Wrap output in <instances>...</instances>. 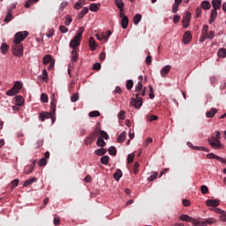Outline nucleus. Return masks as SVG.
Returning <instances> with one entry per match:
<instances>
[{"mask_svg": "<svg viewBox=\"0 0 226 226\" xmlns=\"http://www.w3.org/2000/svg\"><path fill=\"white\" fill-rule=\"evenodd\" d=\"M56 94H51V102H50V112H42L40 114L39 119L41 121H45L46 119H49V117H52L54 114H56V103H57V101H56Z\"/></svg>", "mask_w": 226, "mask_h": 226, "instance_id": "nucleus-1", "label": "nucleus"}, {"mask_svg": "<svg viewBox=\"0 0 226 226\" xmlns=\"http://www.w3.org/2000/svg\"><path fill=\"white\" fill-rule=\"evenodd\" d=\"M12 54L16 57H22L24 56V45L22 43H14L12 45Z\"/></svg>", "mask_w": 226, "mask_h": 226, "instance_id": "nucleus-2", "label": "nucleus"}, {"mask_svg": "<svg viewBox=\"0 0 226 226\" xmlns=\"http://www.w3.org/2000/svg\"><path fill=\"white\" fill-rule=\"evenodd\" d=\"M29 36V32L27 31H22L18 32L14 35L13 43H22L24 41V39Z\"/></svg>", "mask_w": 226, "mask_h": 226, "instance_id": "nucleus-3", "label": "nucleus"}, {"mask_svg": "<svg viewBox=\"0 0 226 226\" xmlns=\"http://www.w3.org/2000/svg\"><path fill=\"white\" fill-rule=\"evenodd\" d=\"M98 139L97 142H105V140H109V133L105 131L97 130Z\"/></svg>", "mask_w": 226, "mask_h": 226, "instance_id": "nucleus-4", "label": "nucleus"}, {"mask_svg": "<svg viewBox=\"0 0 226 226\" xmlns=\"http://www.w3.org/2000/svg\"><path fill=\"white\" fill-rule=\"evenodd\" d=\"M81 41H82V39L74 36V38L70 41L71 49H73V50H77V48L80 47Z\"/></svg>", "mask_w": 226, "mask_h": 226, "instance_id": "nucleus-5", "label": "nucleus"}, {"mask_svg": "<svg viewBox=\"0 0 226 226\" xmlns=\"http://www.w3.org/2000/svg\"><path fill=\"white\" fill-rule=\"evenodd\" d=\"M142 98H137L135 97L134 99L132 98L131 101V105L132 107H135V109H139L142 107Z\"/></svg>", "mask_w": 226, "mask_h": 226, "instance_id": "nucleus-6", "label": "nucleus"}, {"mask_svg": "<svg viewBox=\"0 0 226 226\" xmlns=\"http://www.w3.org/2000/svg\"><path fill=\"white\" fill-rule=\"evenodd\" d=\"M192 19V14L187 12L183 18V27L186 28L190 26V20Z\"/></svg>", "mask_w": 226, "mask_h": 226, "instance_id": "nucleus-7", "label": "nucleus"}, {"mask_svg": "<svg viewBox=\"0 0 226 226\" xmlns=\"http://www.w3.org/2000/svg\"><path fill=\"white\" fill-rule=\"evenodd\" d=\"M190 41H192V33L190 31H186L183 36V42L185 45H188Z\"/></svg>", "mask_w": 226, "mask_h": 226, "instance_id": "nucleus-8", "label": "nucleus"}, {"mask_svg": "<svg viewBox=\"0 0 226 226\" xmlns=\"http://www.w3.org/2000/svg\"><path fill=\"white\" fill-rule=\"evenodd\" d=\"M34 167H36V160L34 161L31 165L26 166L24 173L25 174H31L33 173V170H34Z\"/></svg>", "mask_w": 226, "mask_h": 226, "instance_id": "nucleus-9", "label": "nucleus"}, {"mask_svg": "<svg viewBox=\"0 0 226 226\" xmlns=\"http://www.w3.org/2000/svg\"><path fill=\"white\" fill-rule=\"evenodd\" d=\"M138 80H139L138 84L135 87V93H139V91H142V89H144L142 88L143 87L142 82L144 80V78L142 77V75L139 76Z\"/></svg>", "mask_w": 226, "mask_h": 226, "instance_id": "nucleus-10", "label": "nucleus"}, {"mask_svg": "<svg viewBox=\"0 0 226 226\" xmlns=\"http://www.w3.org/2000/svg\"><path fill=\"white\" fill-rule=\"evenodd\" d=\"M187 146H189L192 149H197V151H205L206 153H209V149L206 147H195L192 142H188Z\"/></svg>", "mask_w": 226, "mask_h": 226, "instance_id": "nucleus-11", "label": "nucleus"}, {"mask_svg": "<svg viewBox=\"0 0 226 226\" xmlns=\"http://www.w3.org/2000/svg\"><path fill=\"white\" fill-rule=\"evenodd\" d=\"M216 17H218V11L215 9L211 10L209 24H213L216 20Z\"/></svg>", "mask_w": 226, "mask_h": 226, "instance_id": "nucleus-12", "label": "nucleus"}, {"mask_svg": "<svg viewBox=\"0 0 226 226\" xmlns=\"http://www.w3.org/2000/svg\"><path fill=\"white\" fill-rule=\"evenodd\" d=\"M201 223H202V225H213V224L216 223V219H215L213 217L207 218V219H204L201 222Z\"/></svg>", "mask_w": 226, "mask_h": 226, "instance_id": "nucleus-13", "label": "nucleus"}, {"mask_svg": "<svg viewBox=\"0 0 226 226\" xmlns=\"http://www.w3.org/2000/svg\"><path fill=\"white\" fill-rule=\"evenodd\" d=\"M172 68V66L170 65H166L164 66L162 70H161V76L162 77H167V75L169 74V72H170V69Z\"/></svg>", "mask_w": 226, "mask_h": 226, "instance_id": "nucleus-14", "label": "nucleus"}, {"mask_svg": "<svg viewBox=\"0 0 226 226\" xmlns=\"http://www.w3.org/2000/svg\"><path fill=\"white\" fill-rule=\"evenodd\" d=\"M207 206L208 207H216L218 206H220V202H218V200H208L206 201Z\"/></svg>", "mask_w": 226, "mask_h": 226, "instance_id": "nucleus-15", "label": "nucleus"}, {"mask_svg": "<svg viewBox=\"0 0 226 226\" xmlns=\"http://www.w3.org/2000/svg\"><path fill=\"white\" fill-rule=\"evenodd\" d=\"M213 10H220L222 8V0H213L212 1Z\"/></svg>", "mask_w": 226, "mask_h": 226, "instance_id": "nucleus-16", "label": "nucleus"}, {"mask_svg": "<svg viewBox=\"0 0 226 226\" xmlns=\"http://www.w3.org/2000/svg\"><path fill=\"white\" fill-rule=\"evenodd\" d=\"M207 158L208 160L215 159V160H217L218 162H223V158H222V157H220V156H218V155H216V154H213V153L207 154Z\"/></svg>", "mask_w": 226, "mask_h": 226, "instance_id": "nucleus-17", "label": "nucleus"}, {"mask_svg": "<svg viewBox=\"0 0 226 226\" xmlns=\"http://www.w3.org/2000/svg\"><path fill=\"white\" fill-rule=\"evenodd\" d=\"M130 22V19H128V17H124L121 19V26L123 29H126V27H128V24Z\"/></svg>", "mask_w": 226, "mask_h": 226, "instance_id": "nucleus-18", "label": "nucleus"}, {"mask_svg": "<svg viewBox=\"0 0 226 226\" xmlns=\"http://www.w3.org/2000/svg\"><path fill=\"white\" fill-rule=\"evenodd\" d=\"M101 6L102 4H91L89 6V10L90 11H98Z\"/></svg>", "mask_w": 226, "mask_h": 226, "instance_id": "nucleus-19", "label": "nucleus"}, {"mask_svg": "<svg viewBox=\"0 0 226 226\" xmlns=\"http://www.w3.org/2000/svg\"><path fill=\"white\" fill-rule=\"evenodd\" d=\"M89 47L91 50H96V41L94 40V37H90Z\"/></svg>", "mask_w": 226, "mask_h": 226, "instance_id": "nucleus-20", "label": "nucleus"}, {"mask_svg": "<svg viewBox=\"0 0 226 226\" xmlns=\"http://www.w3.org/2000/svg\"><path fill=\"white\" fill-rule=\"evenodd\" d=\"M89 12V9L87 7H84L82 11L79 13L78 19H84L85 15H87Z\"/></svg>", "mask_w": 226, "mask_h": 226, "instance_id": "nucleus-21", "label": "nucleus"}, {"mask_svg": "<svg viewBox=\"0 0 226 226\" xmlns=\"http://www.w3.org/2000/svg\"><path fill=\"white\" fill-rule=\"evenodd\" d=\"M0 50H1L2 54H6L8 52V50H10V46L8 44H6L5 42H3L0 47Z\"/></svg>", "mask_w": 226, "mask_h": 226, "instance_id": "nucleus-22", "label": "nucleus"}, {"mask_svg": "<svg viewBox=\"0 0 226 226\" xmlns=\"http://www.w3.org/2000/svg\"><path fill=\"white\" fill-rule=\"evenodd\" d=\"M36 181H38V178L34 177L25 181L24 184H23V186L24 187L29 186V185H33V183H36Z\"/></svg>", "mask_w": 226, "mask_h": 226, "instance_id": "nucleus-23", "label": "nucleus"}, {"mask_svg": "<svg viewBox=\"0 0 226 226\" xmlns=\"http://www.w3.org/2000/svg\"><path fill=\"white\" fill-rule=\"evenodd\" d=\"M113 177L116 181H119L123 177V171L121 170H117V172L114 173Z\"/></svg>", "mask_w": 226, "mask_h": 226, "instance_id": "nucleus-24", "label": "nucleus"}, {"mask_svg": "<svg viewBox=\"0 0 226 226\" xmlns=\"http://www.w3.org/2000/svg\"><path fill=\"white\" fill-rule=\"evenodd\" d=\"M72 63H77V61H79V52H77V49H72Z\"/></svg>", "mask_w": 226, "mask_h": 226, "instance_id": "nucleus-25", "label": "nucleus"}, {"mask_svg": "<svg viewBox=\"0 0 226 226\" xmlns=\"http://www.w3.org/2000/svg\"><path fill=\"white\" fill-rule=\"evenodd\" d=\"M98 138V130L94 131L90 136H89V141L90 142H94L96 139Z\"/></svg>", "mask_w": 226, "mask_h": 226, "instance_id": "nucleus-26", "label": "nucleus"}, {"mask_svg": "<svg viewBox=\"0 0 226 226\" xmlns=\"http://www.w3.org/2000/svg\"><path fill=\"white\" fill-rule=\"evenodd\" d=\"M86 4V0H79L78 3L75 4L74 9L75 10H80L82 6Z\"/></svg>", "mask_w": 226, "mask_h": 226, "instance_id": "nucleus-27", "label": "nucleus"}, {"mask_svg": "<svg viewBox=\"0 0 226 226\" xmlns=\"http://www.w3.org/2000/svg\"><path fill=\"white\" fill-rule=\"evenodd\" d=\"M218 112V110L215 108H212L210 111H207V117H215V115Z\"/></svg>", "mask_w": 226, "mask_h": 226, "instance_id": "nucleus-28", "label": "nucleus"}, {"mask_svg": "<svg viewBox=\"0 0 226 226\" xmlns=\"http://www.w3.org/2000/svg\"><path fill=\"white\" fill-rule=\"evenodd\" d=\"M84 31H86V28H84V26L79 27L76 33V38H79L82 40V34H84Z\"/></svg>", "mask_w": 226, "mask_h": 226, "instance_id": "nucleus-29", "label": "nucleus"}, {"mask_svg": "<svg viewBox=\"0 0 226 226\" xmlns=\"http://www.w3.org/2000/svg\"><path fill=\"white\" fill-rule=\"evenodd\" d=\"M201 8L203 10H209L211 8V4L209 3V1H203L201 2Z\"/></svg>", "mask_w": 226, "mask_h": 226, "instance_id": "nucleus-30", "label": "nucleus"}, {"mask_svg": "<svg viewBox=\"0 0 226 226\" xmlns=\"http://www.w3.org/2000/svg\"><path fill=\"white\" fill-rule=\"evenodd\" d=\"M16 103L19 107H22L24 105V97L20 95L16 96Z\"/></svg>", "mask_w": 226, "mask_h": 226, "instance_id": "nucleus-31", "label": "nucleus"}, {"mask_svg": "<svg viewBox=\"0 0 226 226\" xmlns=\"http://www.w3.org/2000/svg\"><path fill=\"white\" fill-rule=\"evenodd\" d=\"M210 146L214 149H222L223 146L220 142H210Z\"/></svg>", "mask_w": 226, "mask_h": 226, "instance_id": "nucleus-32", "label": "nucleus"}, {"mask_svg": "<svg viewBox=\"0 0 226 226\" xmlns=\"http://www.w3.org/2000/svg\"><path fill=\"white\" fill-rule=\"evenodd\" d=\"M12 88L19 94L20 89H22V83H20V81H17L12 87Z\"/></svg>", "mask_w": 226, "mask_h": 226, "instance_id": "nucleus-33", "label": "nucleus"}, {"mask_svg": "<svg viewBox=\"0 0 226 226\" xmlns=\"http://www.w3.org/2000/svg\"><path fill=\"white\" fill-rule=\"evenodd\" d=\"M95 154H97V156H103V154H105L107 153V149L105 148H100V149H96L94 151Z\"/></svg>", "mask_w": 226, "mask_h": 226, "instance_id": "nucleus-34", "label": "nucleus"}, {"mask_svg": "<svg viewBox=\"0 0 226 226\" xmlns=\"http://www.w3.org/2000/svg\"><path fill=\"white\" fill-rule=\"evenodd\" d=\"M124 140H126V132H121L117 137V142H124Z\"/></svg>", "mask_w": 226, "mask_h": 226, "instance_id": "nucleus-35", "label": "nucleus"}, {"mask_svg": "<svg viewBox=\"0 0 226 226\" xmlns=\"http://www.w3.org/2000/svg\"><path fill=\"white\" fill-rule=\"evenodd\" d=\"M140 20H142V15L140 14H136L133 17V22L135 26H138L139 22H140Z\"/></svg>", "mask_w": 226, "mask_h": 226, "instance_id": "nucleus-36", "label": "nucleus"}, {"mask_svg": "<svg viewBox=\"0 0 226 226\" xmlns=\"http://www.w3.org/2000/svg\"><path fill=\"white\" fill-rule=\"evenodd\" d=\"M158 116L156 115H147V121H149V123H153V121H157Z\"/></svg>", "mask_w": 226, "mask_h": 226, "instance_id": "nucleus-37", "label": "nucleus"}, {"mask_svg": "<svg viewBox=\"0 0 226 226\" xmlns=\"http://www.w3.org/2000/svg\"><path fill=\"white\" fill-rule=\"evenodd\" d=\"M115 4L119 10L124 9V4L123 3V0H116Z\"/></svg>", "mask_w": 226, "mask_h": 226, "instance_id": "nucleus-38", "label": "nucleus"}, {"mask_svg": "<svg viewBox=\"0 0 226 226\" xmlns=\"http://www.w3.org/2000/svg\"><path fill=\"white\" fill-rule=\"evenodd\" d=\"M112 34V32L110 30L106 31V33L102 34V38L105 40V41H109V36Z\"/></svg>", "mask_w": 226, "mask_h": 226, "instance_id": "nucleus-39", "label": "nucleus"}, {"mask_svg": "<svg viewBox=\"0 0 226 226\" xmlns=\"http://www.w3.org/2000/svg\"><path fill=\"white\" fill-rule=\"evenodd\" d=\"M146 87H144L143 89H141V91L139 92H136L137 94H135L136 98H142V96H146Z\"/></svg>", "mask_w": 226, "mask_h": 226, "instance_id": "nucleus-40", "label": "nucleus"}, {"mask_svg": "<svg viewBox=\"0 0 226 226\" xmlns=\"http://www.w3.org/2000/svg\"><path fill=\"white\" fill-rule=\"evenodd\" d=\"M109 155H104L100 159V162L101 163H102V165H109Z\"/></svg>", "mask_w": 226, "mask_h": 226, "instance_id": "nucleus-41", "label": "nucleus"}, {"mask_svg": "<svg viewBox=\"0 0 226 226\" xmlns=\"http://www.w3.org/2000/svg\"><path fill=\"white\" fill-rule=\"evenodd\" d=\"M215 133V137H212L213 140L209 139L208 142H220L221 133L218 131Z\"/></svg>", "mask_w": 226, "mask_h": 226, "instance_id": "nucleus-42", "label": "nucleus"}, {"mask_svg": "<svg viewBox=\"0 0 226 226\" xmlns=\"http://www.w3.org/2000/svg\"><path fill=\"white\" fill-rule=\"evenodd\" d=\"M217 56H218L219 57H226V49H225V48L220 49L218 50V52H217Z\"/></svg>", "mask_w": 226, "mask_h": 226, "instance_id": "nucleus-43", "label": "nucleus"}, {"mask_svg": "<svg viewBox=\"0 0 226 226\" xmlns=\"http://www.w3.org/2000/svg\"><path fill=\"white\" fill-rule=\"evenodd\" d=\"M192 217H190L189 215H182L180 217H179V220H182V222H192Z\"/></svg>", "mask_w": 226, "mask_h": 226, "instance_id": "nucleus-44", "label": "nucleus"}, {"mask_svg": "<svg viewBox=\"0 0 226 226\" xmlns=\"http://www.w3.org/2000/svg\"><path fill=\"white\" fill-rule=\"evenodd\" d=\"M11 20H13V14H11V12H7V15L4 18V22L8 24V22H11Z\"/></svg>", "mask_w": 226, "mask_h": 226, "instance_id": "nucleus-45", "label": "nucleus"}, {"mask_svg": "<svg viewBox=\"0 0 226 226\" xmlns=\"http://www.w3.org/2000/svg\"><path fill=\"white\" fill-rule=\"evenodd\" d=\"M108 151L111 156H116V154H117V149H116V147H110Z\"/></svg>", "mask_w": 226, "mask_h": 226, "instance_id": "nucleus-46", "label": "nucleus"}, {"mask_svg": "<svg viewBox=\"0 0 226 226\" xmlns=\"http://www.w3.org/2000/svg\"><path fill=\"white\" fill-rule=\"evenodd\" d=\"M50 61H52V56H50V55H46L43 57L42 63H43V64H49V63H50Z\"/></svg>", "mask_w": 226, "mask_h": 226, "instance_id": "nucleus-47", "label": "nucleus"}, {"mask_svg": "<svg viewBox=\"0 0 226 226\" xmlns=\"http://www.w3.org/2000/svg\"><path fill=\"white\" fill-rule=\"evenodd\" d=\"M179 6H181V4H177L175 2L172 7V12L177 13V10L179 9Z\"/></svg>", "mask_w": 226, "mask_h": 226, "instance_id": "nucleus-48", "label": "nucleus"}, {"mask_svg": "<svg viewBox=\"0 0 226 226\" xmlns=\"http://www.w3.org/2000/svg\"><path fill=\"white\" fill-rule=\"evenodd\" d=\"M7 96H15V94H18V92L15 91V89H10L6 92Z\"/></svg>", "mask_w": 226, "mask_h": 226, "instance_id": "nucleus-49", "label": "nucleus"}, {"mask_svg": "<svg viewBox=\"0 0 226 226\" xmlns=\"http://www.w3.org/2000/svg\"><path fill=\"white\" fill-rule=\"evenodd\" d=\"M125 86H126V89L130 91L133 87V81L131 79H128Z\"/></svg>", "mask_w": 226, "mask_h": 226, "instance_id": "nucleus-50", "label": "nucleus"}, {"mask_svg": "<svg viewBox=\"0 0 226 226\" xmlns=\"http://www.w3.org/2000/svg\"><path fill=\"white\" fill-rule=\"evenodd\" d=\"M200 192L203 195H206V193H209V188L207 185H202Z\"/></svg>", "mask_w": 226, "mask_h": 226, "instance_id": "nucleus-51", "label": "nucleus"}, {"mask_svg": "<svg viewBox=\"0 0 226 226\" xmlns=\"http://www.w3.org/2000/svg\"><path fill=\"white\" fill-rule=\"evenodd\" d=\"M72 16L66 15L65 21H64L65 26H70V24H72Z\"/></svg>", "mask_w": 226, "mask_h": 226, "instance_id": "nucleus-52", "label": "nucleus"}, {"mask_svg": "<svg viewBox=\"0 0 226 226\" xmlns=\"http://www.w3.org/2000/svg\"><path fill=\"white\" fill-rule=\"evenodd\" d=\"M41 101L42 102V103H47L49 102V96H47L46 94H41Z\"/></svg>", "mask_w": 226, "mask_h": 226, "instance_id": "nucleus-53", "label": "nucleus"}, {"mask_svg": "<svg viewBox=\"0 0 226 226\" xmlns=\"http://www.w3.org/2000/svg\"><path fill=\"white\" fill-rule=\"evenodd\" d=\"M99 116H100V111H97V110L91 111L89 113L90 117H99Z\"/></svg>", "mask_w": 226, "mask_h": 226, "instance_id": "nucleus-54", "label": "nucleus"}, {"mask_svg": "<svg viewBox=\"0 0 226 226\" xmlns=\"http://www.w3.org/2000/svg\"><path fill=\"white\" fill-rule=\"evenodd\" d=\"M54 33H55L54 28H50L46 33V35H47L48 38H52V36H54Z\"/></svg>", "mask_w": 226, "mask_h": 226, "instance_id": "nucleus-55", "label": "nucleus"}, {"mask_svg": "<svg viewBox=\"0 0 226 226\" xmlns=\"http://www.w3.org/2000/svg\"><path fill=\"white\" fill-rule=\"evenodd\" d=\"M39 167H45L47 165V159L46 158H41L39 162Z\"/></svg>", "mask_w": 226, "mask_h": 226, "instance_id": "nucleus-56", "label": "nucleus"}, {"mask_svg": "<svg viewBox=\"0 0 226 226\" xmlns=\"http://www.w3.org/2000/svg\"><path fill=\"white\" fill-rule=\"evenodd\" d=\"M78 101H79V93H76L71 97V102H72V103H75V102H78Z\"/></svg>", "mask_w": 226, "mask_h": 226, "instance_id": "nucleus-57", "label": "nucleus"}, {"mask_svg": "<svg viewBox=\"0 0 226 226\" xmlns=\"http://www.w3.org/2000/svg\"><path fill=\"white\" fill-rule=\"evenodd\" d=\"M17 8V3L12 4L10 7L7 9V12L11 13L13 10Z\"/></svg>", "mask_w": 226, "mask_h": 226, "instance_id": "nucleus-58", "label": "nucleus"}, {"mask_svg": "<svg viewBox=\"0 0 226 226\" xmlns=\"http://www.w3.org/2000/svg\"><path fill=\"white\" fill-rule=\"evenodd\" d=\"M208 29H209V26H207V25L203 26V29H202V35L203 36L207 35Z\"/></svg>", "mask_w": 226, "mask_h": 226, "instance_id": "nucleus-59", "label": "nucleus"}, {"mask_svg": "<svg viewBox=\"0 0 226 226\" xmlns=\"http://www.w3.org/2000/svg\"><path fill=\"white\" fill-rule=\"evenodd\" d=\"M205 36H207V40H213V38H215V32L214 31H210Z\"/></svg>", "mask_w": 226, "mask_h": 226, "instance_id": "nucleus-60", "label": "nucleus"}, {"mask_svg": "<svg viewBox=\"0 0 226 226\" xmlns=\"http://www.w3.org/2000/svg\"><path fill=\"white\" fill-rule=\"evenodd\" d=\"M191 223H192V225H194V226H199V225L202 224V222L192 218L191 221Z\"/></svg>", "mask_w": 226, "mask_h": 226, "instance_id": "nucleus-61", "label": "nucleus"}, {"mask_svg": "<svg viewBox=\"0 0 226 226\" xmlns=\"http://www.w3.org/2000/svg\"><path fill=\"white\" fill-rule=\"evenodd\" d=\"M156 177H158V172H155V173L152 174V175L148 177V180H149V181H154Z\"/></svg>", "mask_w": 226, "mask_h": 226, "instance_id": "nucleus-62", "label": "nucleus"}, {"mask_svg": "<svg viewBox=\"0 0 226 226\" xmlns=\"http://www.w3.org/2000/svg\"><path fill=\"white\" fill-rule=\"evenodd\" d=\"M59 31L62 32L63 34L68 33V27H66L64 26H60Z\"/></svg>", "mask_w": 226, "mask_h": 226, "instance_id": "nucleus-63", "label": "nucleus"}, {"mask_svg": "<svg viewBox=\"0 0 226 226\" xmlns=\"http://www.w3.org/2000/svg\"><path fill=\"white\" fill-rule=\"evenodd\" d=\"M221 220L222 222H226V212H222V214H221Z\"/></svg>", "mask_w": 226, "mask_h": 226, "instance_id": "nucleus-64", "label": "nucleus"}]
</instances>
